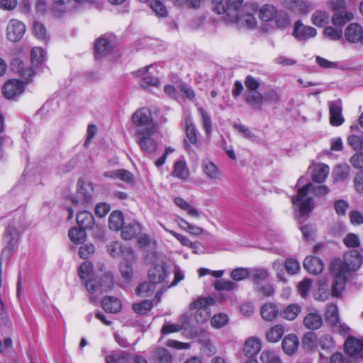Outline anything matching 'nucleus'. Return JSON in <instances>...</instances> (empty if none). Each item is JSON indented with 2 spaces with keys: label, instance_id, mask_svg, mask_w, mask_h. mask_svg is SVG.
Returning a JSON list of instances; mask_svg holds the SVG:
<instances>
[{
  "label": "nucleus",
  "instance_id": "nucleus-3",
  "mask_svg": "<svg viewBox=\"0 0 363 363\" xmlns=\"http://www.w3.org/2000/svg\"><path fill=\"white\" fill-rule=\"evenodd\" d=\"M155 131V126H148L138 128L135 132L137 143L145 154H152L157 150V144L153 138Z\"/></svg>",
  "mask_w": 363,
  "mask_h": 363
},
{
  "label": "nucleus",
  "instance_id": "nucleus-44",
  "mask_svg": "<svg viewBox=\"0 0 363 363\" xmlns=\"http://www.w3.org/2000/svg\"><path fill=\"white\" fill-rule=\"evenodd\" d=\"M328 13L323 11H316L311 17L312 23L319 27H323L329 22Z\"/></svg>",
  "mask_w": 363,
  "mask_h": 363
},
{
  "label": "nucleus",
  "instance_id": "nucleus-12",
  "mask_svg": "<svg viewBox=\"0 0 363 363\" xmlns=\"http://www.w3.org/2000/svg\"><path fill=\"white\" fill-rule=\"evenodd\" d=\"M92 191L93 188L91 184L82 183L78 186L77 197L74 196H71L69 199L74 204H78L80 201L88 203L91 200Z\"/></svg>",
  "mask_w": 363,
  "mask_h": 363
},
{
  "label": "nucleus",
  "instance_id": "nucleus-47",
  "mask_svg": "<svg viewBox=\"0 0 363 363\" xmlns=\"http://www.w3.org/2000/svg\"><path fill=\"white\" fill-rule=\"evenodd\" d=\"M347 143L353 150H363V133L359 135L352 134L349 135L347 138Z\"/></svg>",
  "mask_w": 363,
  "mask_h": 363
},
{
  "label": "nucleus",
  "instance_id": "nucleus-58",
  "mask_svg": "<svg viewBox=\"0 0 363 363\" xmlns=\"http://www.w3.org/2000/svg\"><path fill=\"white\" fill-rule=\"evenodd\" d=\"M213 5V11L218 14L228 13V0H211Z\"/></svg>",
  "mask_w": 363,
  "mask_h": 363
},
{
  "label": "nucleus",
  "instance_id": "nucleus-20",
  "mask_svg": "<svg viewBox=\"0 0 363 363\" xmlns=\"http://www.w3.org/2000/svg\"><path fill=\"white\" fill-rule=\"evenodd\" d=\"M345 350L351 356L360 354L363 350V339L348 337L345 342Z\"/></svg>",
  "mask_w": 363,
  "mask_h": 363
},
{
  "label": "nucleus",
  "instance_id": "nucleus-60",
  "mask_svg": "<svg viewBox=\"0 0 363 363\" xmlns=\"http://www.w3.org/2000/svg\"><path fill=\"white\" fill-rule=\"evenodd\" d=\"M276 25L279 28H284L289 25L290 20L287 13L284 11H277V15L274 19Z\"/></svg>",
  "mask_w": 363,
  "mask_h": 363
},
{
  "label": "nucleus",
  "instance_id": "nucleus-10",
  "mask_svg": "<svg viewBox=\"0 0 363 363\" xmlns=\"http://www.w3.org/2000/svg\"><path fill=\"white\" fill-rule=\"evenodd\" d=\"M316 29L310 26H305L301 21L294 24L293 35L298 40H307L316 35Z\"/></svg>",
  "mask_w": 363,
  "mask_h": 363
},
{
  "label": "nucleus",
  "instance_id": "nucleus-31",
  "mask_svg": "<svg viewBox=\"0 0 363 363\" xmlns=\"http://www.w3.org/2000/svg\"><path fill=\"white\" fill-rule=\"evenodd\" d=\"M278 10L271 4H264L259 11V17L264 22L273 21L277 15Z\"/></svg>",
  "mask_w": 363,
  "mask_h": 363
},
{
  "label": "nucleus",
  "instance_id": "nucleus-32",
  "mask_svg": "<svg viewBox=\"0 0 363 363\" xmlns=\"http://www.w3.org/2000/svg\"><path fill=\"white\" fill-rule=\"evenodd\" d=\"M77 222L80 228L86 230L93 226L94 218L90 212L84 211L77 214Z\"/></svg>",
  "mask_w": 363,
  "mask_h": 363
},
{
  "label": "nucleus",
  "instance_id": "nucleus-6",
  "mask_svg": "<svg viewBox=\"0 0 363 363\" xmlns=\"http://www.w3.org/2000/svg\"><path fill=\"white\" fill-rule=\"evenodd\" d=\"M26 32L25 24L17 19L9 21L6 28V35L8 39L12 42L20 40Z\"/></svg>",
  "mask_w": 363,
  "mask_h": 363
},
{
  "label": "nucleus",
  "instance_id": "nucleus-5",
  "mask_svg": "<svg viewBox=\"0 0 363 363\" xmlns=\"http://www.w3.org/2000/svg\"><path fill=\"white\" fill-rule=\"evenodd\" d=\"M19 235L20 233L16 227L13 225H9L6 228L4 237L6 246L0 256V288L2 286L1 272L3 256L7 254V259H9L11 252L17 247V241Z\"/></svg>",
  "mask_w": 363,
  "mask_h": 363
},
{
  "label": "nucleus",
  "instance_id": "nucleus-26",
  "mask_svg": "<svg viewBox=\"0 0 363 363\" xmlns=\"http://www.w3.org/2000/svg\"><path fill=\"white\" fill-rule=\"evenodd\" d=\"M13 69L19 73L21 76L29 82L35 74L34 70L30 67H26L24 63L19 59H16L12 63Z\"/></svg>",
  "mask_w": 363,
  "mask_h": 363
},
{
  "label": "nucleus",
  "instance_id": "nucleus-56",
  "mask_svg": "<svg viewBox=\"0 0 363 363\" xmlns=\"http://www.w3.org/2000/svg\"><path fill=\"white\" fill-rule=\"evenodd\" d=\"M199 113L201 114L202 118L203 128H204L206 135H209L211 132V119L210 115L207 111L202 107L198 108Z\"/></svg>",
  "mask_w": 363,
  "mask_h": 363
},
{
  "label": "nucleus",
  "instance_id": "nucleus-29",
  "mask_svg": "<svg viewBox=\"0 0 363 363\" xmlns=\"http://www.w3.org/2000/svg\"><path fill=\"white\" fill-rule=\"evenodd\" d=\"M101 306L108 313H116L121 311L122 304L118 298L108 296L102 300Z\"/></svg>",
  "mask_w": 363,
  "mask_h": 363
},
{
  "label": "nucleus",
  "instance_id": "nucleus-37",
  "mask_svg": "<svg viewBox=\"0 0 363 363\" xmlns=\"http://www.w3.org/2000/svg\"><path fill=\"white\" fill-rule=\"evenodd\" d=\"M173 175L184 181L189 178V171L184 161L179 160L175 162Z\"/></svg>",
  "mask_w": 363,
  "mask_h": 363
},
{
  "label": "nucleus",
  "instance_id": "nucleus-23",
  "mask_svg": "<svg viewBox=\"0 0 363 363\" xmlns=\"http://www.w3.org/2000/svg\"><path fill=\"white\" fill-rule=\"evenodd\" d=\"M330 172V167L325 164L319 163L316 164L311 174V179L314 182L323 183L327 179Z\"/></svg>",
  "mask_w": 363,
  "mask_h": 363
},
{
  "label": "nucleus",
  "instance_id": "nucleus-49",
  "mask_svg": "<svg viewBox=\"0 0 363 363\" xmlns=\"http://www.w3.org/2000/svg\"><path fill=\"white\" fill-rule=\"evenodd\" d=\"M155 285L152 282H145L140 284L135 289V292L138 295L147 297L152 295L155 291Z\"/></svg>",
  "mask_w": 363,
  "mask_h": 363
},
{
  "label": "nucleus",
  "instance_id": "nucleus-50",
  "mask_svg": "<svg viewBox=\"0 0 363 363\" xmlns=\"http://www.w3.org/2000/svg\"><path fill=\"white\" fill-rule=\"evenodd\" d=\"M250 276V271L247 268L238 267L234 269L230 273V277L233 280L240 281Z\"/></svg>",
  "mask_w": 363,
  "mask_h": 363
},
{
  "label": "nucleus",
  "instance_id": "nucleus-62",
  "mask_svg": "<svg viewBox=\"0 0 363 363\" xmlns=\"http://www.w3.org/2000/svg\"><path fill=\"white\" fill-rule=\"evenodd\" d=\"M123 247L119 242H113L107 245V250L111 256L116 257L123 254Z\"/></svg>",
  "mask_w": 363,
  "mask_h": 363
},
{
  "label": "nucleus",
  "instance_id": "nucleus-21",
  "mask_svg": "<svg viewBox=\"0 0 363 363\" xmlns=\"http://www.w3.org/2000/svg\"><path fill=\"white\" fill-rule=\"evenodd\" d=\"M279 313L277 304L269 302L264 303L260 308V315L262 318L267 322L275 320Z\"/></svg>",
  "mask_w": 363,
  "mask_h": 363
},
{
  "label": "nucleus",
  "instance_id": "nucleus-17",
  "mask_svg": "<svg viewBox=\"0 0 363 363\" xmlns=\"http://www.w3.org/2000/svg\"><path fill=\"white\" fill-rule=\"evenodd\" d=\"M303 267L310 274H318L323 272L324 264L317 257H306L303 262Z\"/></svg>",
  "mask_w": 363,
  "mask_h": 363
},
{
  "label": "nucleus",
  "instance_id": "nucleus-46",
  "mask_svg": "<svg viewBox=\"0 0 363 363\" xmlns=\"http://www.w3.org/2000/svg\"><path fill=\"white\" fill-rule=\"evenodd\" d=\"M262 363H282L280 357L273 351L264 350L259 357Z\"/></svg>",
  "mask_w": 363,
  "mask_h": 363
},
{
  "label": "nucleus",
  "instance_id": "nucleus-39",
  "mask_svg": "<svg viewBox=\"0 0 363 363\" xmlns=\"http://www.w3.org/2000/svg\"><path fill=\"white\" fill-rule=\"evenodd\" d=\"M325 320L331 326L340 320L338 308L336 304L330 303L327 306Z\"/></svg>",
  "mask_w": 363,
  "mask_h": 363
},
{
  "label": "nucleus",
  "instance_id": "nucleus-51",
  "mask_svg": "<svg viewBox=\"0 0 363 363\" xmlns=\"http://www.w3.org/2000/svg\"><path fill=\"white\" fill-rule=\"evenodd\" d=\"M70 240L75 243H79L84 240L86 237L85 229L72 228L69 231Z\"/></svg>",
  "mask_w": 363,
  "mask_h": 363
},
{
  "label": "nucleus",
  "instance_id": "nucleus-13",
  "mask_svg": "<svg viewBox=\"0 0 363 363\" xmlns=\"http://www.w3.org/2000/svg\"><path fill=\"white\" fill-rule=\"evenodd\" d=\"M262 343L257 337H250L244 342L242 354L250 359H253L261 350Z\"/></svg>",
  "mask_w": 363,
  "mask_h": 363
},
{
  "label": "nucleus",
  "instance_id": "nucleus-2",
  "mask_svg": "<svg viewBox=\"0 0 363 363\" xmlns=\"http://www.w3.org/2000/svg\"><path fill=\"white\" fill-rule=\"evenodd\" d=\"M328 192V189L326 186H315L310 183L298 190L296 196L292 197L291 202L300 215L304 216L310 213L314 207L313 199L311 196H308V194L312 193L316 196H323Z\"/></svg>",
  "mask_w": 363,
  "mask_h": 363
},
{
  "label": "nucleus",
  "instance_id": "nucleus-15",
  "mask_svg": "<svg viewBox=\"0 0 363 363\" xmlns=\"http://www.w3.org/2000/svg\"><path fill=\"white\" fill-rule=\"evenodd\" d=\"M345 39L351 43H358L363 38L362 27L355 23H352L347 26L345 30Z\"/></svg>",
  "mask_w": 363,
  "mask_h": 363
},
{
  "label": "nucleus",
  "instance_id": "nucleus-25",
  "mask_svg": "<svg viewBox=\"0 0 363 363\" xmlns=\"http://www.w3.org/2000/svg\"><path fill=\"white\" fill-rule=\"evenodd\" d=\"M167 276L166 269L164 265L158 264L151 268L148 272V278L154 284L162 282Z\"/></svg>",
  "mask_w": 363,
  "mask_h": 363
},
{
  "label": "nucleus",
  "instance_id": "nucleus-63",
  "mask_svg": "<svg viewBox=\"0 0 363 363\" xmlns=\"http://www.w3.org/2000/svg\"><path fill=\"white\" fill-rule=\"evenodd\" d=\"M92 269H93L92 264L89 262H84L79 267L78 275L82 279H86L91 273Z\"/></svg>",
  "mask_w": 363,
  "mask_h": 363
},
{
  "label": "nucleus",
  "instance_id": "nucleus-11",
  "mask_svg": "<svg viewBox=\"0 0 363 363\" xmlns=\"http://www.w3.org/2000/svg\"><path fill=\"white\" fill-rule=\"evenodd\" d=\"M330 111V121L332 125L339 126L344 122V118L342 114V101L337 99L328 103Z\"/></svg>",
  "mask_w": 363,
  "mask_h": 363
},
{
  "label": "nucleus",
  "instance_id": "nucleus-42",
  "mask_svg": "<svg viewBox=\"0 0 363 363\" xmlns=\"http://www.w3.org/2000/svg\"><path fill=\"white\" fill-rule=\"evenodd\" d=\"M149 67H145L143 69H139L137 71L136 74L138 76L145 75L143 79L142 86L147 85V86H157L159 84V80L157 77L150 76L147 71L149 69Z\"/></svg>",
  "mask_w": 363,
  "mask_h": 363
},
{
  "label": "nucleus",
  "instance_id": "nucleus-45",
  "mask_svg": "<svg viewBox=\"0 0 363 363\" xmlns=\"http://www.w3.org/2000/svg\"><path fill=\"white\" fill-rule=\"evenodd\" d=\"M350 170L349 165L346 164L336 166L333 170L335 181H343L347 179L350 174Z\"/></svg>",
  "mask_w": 363,
  "mask_h": 363
},
{
  "label": "nucleus",
  "instance_id": "nucleus-33",
  "mask_svg": "<svg viewBox=\"0 0 363 363\" xmlns=\"http://www.w3.org/2000/svg\"><path fill=\"white\" fill-rule=\"evenodd\" d=\"M301 308L296 303L288 305L280 312L281 316L287 320H294L300 314Z\"/></svg>",
  "mask_w": 363,
  "mask_h": 363
},
{
  "label": "nucleus",
  "instance_id": "nucleus-19",
  "mask_svg": "<svg viewBox=\"0 0 363 363\" xmlns=\"http://www.w3.org/2000/svg\"><path fill=\"white\" fill-rule=\"evenodd\" d=\"M142 228L135 220L125 225L121 229V237L125 240H130L137 237L141 232Z\"/></svg>",
  "mask_w": 363,
  "mask_h": 363
},
{
  "label": "nucleus",
  "instance_id": "nucleus-22",
  "mask_svg": "<svg viewBox=\"0 0 363 363\" xmlns=\"http://www.w3.org/2000/svg\"><path fill=\"white\" fill-rule=\"evenodd\" d=\"M330 296V290L326 278L322 277L317 282V289L313 294L316 301H325Z\"/></svg>",
  "mask_w": 363,
  "mask_h": 363
},
{
  "label": "nucleus",
  "instance_id": "nucleus-24",
  "mask_svg": "<svg viewBox=\"0 0 363 363\" xmlns=\"http://www.w3.org/2000/svg\"><path fill=\"white\" fill-rule=\"evenodd\" d=\"M151 359L155 363H171L173 357L166 348L158 347L152 351Z\"/></svg>",
  "mask_w": 363,
  "mask_h": 363
},
{
  "label": "nucleus",
  "instance_id": "nucleus-8",
  "mask_svg": "<svg viewBox=\"0 0 363 363\" xmlns=\"http://www.w3.org/2000/svg\"><path fill=\"white\" fill-rule=\"evenodd\" d=\"M113 286V277L112 274L107 273L102 277V281L99 285L93 280H88L86 283V287L89 292L94 293L100 290L101 294L106 292Z\"/></svg>",
  "mask_w": 363,
  "mask_h": 363
},
{
  "label": "nucleus",
  "instance_id": "nucleus-40",
  "mask_svg": "<svg viewBox=\"0 0 363 363\" xmlns=\"http://www.w3.org/2000/svg\"><path fill=\"white\" fill-rule=\"evenodd\" d=\"M235 18L238 23L247 28H253L257 25L255 17L250 13L245 15L238 14V12L235 14Z\"/></svg>",
  "mask_w": 363,
  "mask_h": 363
},
{
  "label": "nucleus",
  "instance_id": "nucleus-55",
  "mask_svg": "<svg viewBox=\"0 0 363 363\" xmlns=\"http://www.w3.org/2000/svg\"><path fill=\"white\" fill-rule=\"evenodd\" d=\"M150 6L156 16L159 17H165L167 16V9L160 1L152 0Z\"/></svg>",
  "mask_w": 363,
  "mask_h": 363
},
{
  "label": "nucleus",
  "instance_id": "nucleus-18",
  "mask_svg": "<svg viewBox=\"0 0 363 363\" xmlns=\"http://www.w3.org/2000/svg\"><path fill=\"white\" fill-rule=\"evenodd\" d=\"M201 169L205 176L212 181H216L220 177V171L218 167L208 159L203 160Z\"/></svg>",
  "mask_w": 363,
  "mask_h": 363
},
{
  "label": "nucleus",
  "instance_id": "nucleus-9",
  "mask_svg": "<svg viewBox=\"0 0 363 363\" xmlns=\"http://www.w3.org/2000/svg\"><path fill=\"white\" fill-rule=\"evenodd\" d=\"M133 123L139 128L155 126L152 124V119L150 111L147 108H142L137 110L132 116Z\"/></svg>",
  "mask_w": 363,
  "mask_h": 363
},
{
  "label": "nucleus",
  "instance_id": "nucleus-1",
  "mask_svg": "<svg viewBox=\"0 0 363 363\" xmlns=\"http://www.w3.org/2000/svg\"><path fill=\"white\" fill-rule=\"evenodd\" d=\"M362 255L357 251H351L345 254L344 259L334 260L331 263V273L333 276L332 295L338 297L345 289V283L350 272L359 268Z\"/></svg>",
  "mask_w": 363,
  "mask_h": 363
},
{
  "label": "nucleus",
  "instance_id": "nucleus-57",
  "mask_svg": "<svg viewBox=\"0 0 363 363\" xmlns=\"http://www.w3.org/2000/svg\"><path fill=\"white\" fill-rule=\"evenodd\" d=\"M228 316L225 313L215 315L211 320V325L216 328H220L228 323Z\"/></svg>",
  "mask_w": 363,
  "mask_h": 363
},
{
  "label": "nucleus",
  "instance_id": "nucleus-61",
  "mask_svg": "<svg viewBox=\"0 0 363 363\" xmlns=\"http://www.w3.org/2000/svg\"><path fill=\"white\" fill-rule=\"evenodd\" d=\"M33 33L38 39L45 40L47 36L45 27L40 22L33 23Z\"/></svg>",
  "mask_w": 363,
  "mask_h": 363
},
{
  "label": "nucleus",
  "instance_id": "nucleus-54",
  "mask_svg": "<svg viewBox=\"0 0 363 363\" xmlns=\"http://www.w3.org/2000/svg\"><path fill=\"white\" fill-rule=\"evenodd\" d=\"M152 306L151 301L145 300L140 303L133 304L132 308L138 314L144 315L152 309Z\"/></svg>",
  "mask_w": 363,
  "mask_h": 363
},
{
  "label": "nucleus",
  "instance_id": "nucleus-41",
  "mask_svg": "<svg viewBox=\"0 0 363 363\" xmlns=\"http://www.w3.org/2000/svg\"><path fill=\"white\" fill-rule=\"evenodd\" d=\"M46 53L42 48H33L30 54V61L33 66H40L45 60Z\"/></svg>",
  "mask_w": 363,
  "mask_h": 363
},
{
  "label": "nucleus",
  "instance_id": "nucleus-43",
  "mask_svg": "<svg viewBox=\"0 0 363 363\" xmlns=\"http://www.w3.org/2000/svg\"><path fill=\"white\" fill-rule=\"evenodd\" d=\"M250 271V277L256 284H258L260 281L267 280L269 275L268 270L264 268H255Z\"/></svg>",
  "mask_w": 363,
  "mask_h": 363
},
{
  "label": "nucleus",
  "instance_id": "nucleus-52",
  "mask_svg": "<svg viewBox=\"0 0 363 363\" xmlns=\"http://www.w3.org/2000/svg\"><path fill=\"white\" fill-rule=\"evenodd\" d=\"M217 291H233L238 288V284L230 280H218L214 284Z\"/></svg>",
  "mask_w": 363,
  "mask_h": 363
},
{
  "label": "nucleus",
  "instance_id": "nucleus-27",
  "mask_svg": "<svg viewBox=\"0 0 363 363\" xmlns=\"http://www.w3.org/2000/svg\"><path fill=\"white\" fill-rule=\"evenodd\" d=\"M303 323L306 328L317 330L323 325V318L318 313L311 312L305 316Z\"/></svg>",
  "mask_w": 363,
  "mask_h": 363
},
{
  "label": "nucleus",
  "instance_id": "nucleus-35",
  "mask_svg": "<svg viewBox=\"0 0 363 363\" xmlns=\"http://www.w3.org/2000/svg\"><path fill=\"white\" fill-rule=\"evenodd\" d=\"M353 13L348 11H340L335 12L332 17V22L334 26L341 28L347 22L353 18Z\"/></svg>",
  "mask_w": 363,
  "mask_h": 363
},
{
  "label": "nucleus",
  "instance_id": "nucleus-38",
  "mask_svg": "<svg viewBox=\"0 0 363 363\" xmlns=\"http://www.w3.org/2000/svg\"><path fill=\"white\" fill-rule=\"evenodd\" d=\"M124 224L123 216L121 211H113L108 218V225L111 230H118L122 229Z\"/></svg>",
  "mask_w": 363,
  "mask_h": 363
},
{
  "label": "nucleus",
  "instance_id": "nucleus-59",
  "mask_svg": "<svg viewBox=\"0 0 363 363\" xmlns=\"http://www.w3.org/2000/svg\"><path fill=\"white\" fill-rule=\"evenodd\" d=\"M70 0H53L52 6L51 8L52 11L55 15H60L65 13L67 10V4Z\"/></svg>",
  "mask_w": 363,
  "mask_h": 363
},
{
  "label": "nucleus",
  "instance_id": "nucleus-53",
  "mask_svg": "<svg viewBox=\"0 0 363 363\" xmlns=\"http://www.w3.org/2000/svg\"><path fill=\"white\" fill-rule=\"evenodd\" d=\"M324 35L331 40H338L342 36V31L340 28H333L332 26L325 27L323 30Z\"/></svg>",
  "mask_w": 363,
  "mask_h": 363
},
{
  "label": "nucleus",
  "instance_id": "nucleus-16",
  "mask_svg": "<svg viewBox=\"0 0 363 363\" xmlns=\"http://www.w3.org/2000/svg\"><path fill=\"white\" fill-rule=\"evenodd\" d=\"M243 98L254 110H260L264 104V96L259 91H245Z\"/></svg>",
  "mask_w": 363,
  "mask_h": 363
},
{
  "label": "nucleus",
  "instance_id": "nucleus-48",
  "mask_svg": "<svg viewBox=\"0 0 363 363\" xmlns=\"http://www.w3.org/2000/svg\"><path fill=\"white\" fill-rule=\"evenodd\" d=\"M179 220L182 223H184V225H182L181 223H179V226L182 230L188 232L189 233L194 235H199L204 233V230L199 226L192 225L187 221H186L184 218H179Z\"/></svg>",
  "mask_w": 363,
  "mask_h": 363
},
{
  "label": "nucleus",
  "instance_id": "nucleus-14",
  "mask_svg": "<svg viewBox=\"0 0 363 363\" xmlns=\"http://www.w3.org/2000/svg\"><path fill=\"white\" fill-rule=\"evenodd\" d=\"M24 91L23 84L17 79H11L5 83L3 87V94L8 99H13L21 94Z\"/></svg>",
  "mask_w": 363,
  "mask_h": 363
},
{
  "label": "nucleus",
  "instance_id": "nucleus-34",
  "mask_svg": "<svg viewBox=\"0 0 363 363\" xmlns=\"http://www.w3.org/2000/svg\"><path fill=\"white\" fill-rule=\"evenodd\" d=\"M111 50L108 40L104 38H99L95 43V55L96 57L106 56Z\"/></svg>",
  "mask_w": 363,
  "mask_h": 363
},
{
  "label": "nucleus",
  "instance_id": "nucleus-4",
  "mask_svg": "<svg viewBox=\"0 0 363 363\" xmlns=\"http://www.w3.org/2000/svg\"><path fill=\"white\" fill-rule=\"evenodd\" d=\"M213 303L214 300L212 298H199L190 304V311H194V318L198 323H203L208 320L210 317L208 306Z\"/></svg>",
  "mask_w": 363,
  "mask_h": 363
},
{
  "label": "nucleus",
  "instance_id": "nucleus-28",
  "mask_svg": "<svg viewBox=\"0 0 363 363\" xmlns=\"http://www.w3.org/2000/svg\"><path fill=\"white\" fill-rule=\"evenodd\" d=\"M281 345L283 350L287 354H293L299 345L298 338L294 334H289L284 337Z\"/></svg>",
  "mask_w": 363,
  "mask_h": 363
},
{
  "label": "nucleus",
  "instance_id": "nucleus-36",
  "mask_svg": "<svg viewBox=\"0 0 363 363\" xmlns=\"http://www.w3.org/2000/svg\"><path fill=\"white\" fill-rule=\"evenodd\" d=\"M284 333V328L281 324H277L266 333V339L270 342H278Z\"/></svg>",
  "mask_w": 363,
  "mask_h": 363
},
{
  "label": "nucleus",
  "instance_id": "nucleus-64",
  "mask_svg": "<svg viewBox=\"0 0 363 363\" xmlns=\"http://www.w3.org/2000/svg\"><path fill=\"white\" fill-rule=\"evenodd\" d=\"M312 286V281L310 279H304L298 285V291L301 297L305 298Z\"/></svg>",
  "mask_w": 363,
  "mask_h": 363
},
{
  "label": "nucleus",
  "instance_id": "nucleus-7",
  "mask_svg": "<svg viewBox=\"0 0 363 363\" xmlns=\"http://www.w3.org/2000/svg\"><path fill=\"white\" fill-rule=\"evenodd\" d=\"M184 129L186 139L184 140V145L186 150H191L189 145H196L198 143V136L196 130V126L193 122L191 116H187L184 119Z\"/></svg>",
  "mask_w": 363,
  "mask_h": 363
},
{
  "label": "nucleus",
  "instance_id": "nucleus-30",
  "mask_svg": "<svg viewBox=\"0 0 363 363\" xmlns=\"http://www.w3.org/2000/svg\"><path fill=\"white\" fill-rule=\"evenodd\" d=\"M174 202L177 206L185 211L189 216L193 218L200 217L201 212L182 198L175 197L174 199Z\"/></svg>",
  "mask_w": 363,
  "mask_h": 363
}]
</instances>
